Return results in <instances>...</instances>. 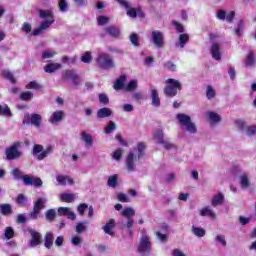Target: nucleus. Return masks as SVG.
<instances>
[{
  "label": "nucleus",
  "mask_w": 256,
  "mask_h": 256,
  "mask_svg": "<svg viewBox=\"0 0 256 256\" xmlns=\"http://www.w3.org/2000/svg\"><path fill=\"white\" fill-rule=\"evenodd\" d=\"M16 223L18 225H25V223H27V217L25 216V214H18L16 218Z\"/></svg>",
  "instance_id": "obj_55"
},
{
  "label": "nucleus",
  "mask_w": 256,
  "mask_h": 256,
  "mask_svg": "<svg viewBox=\"0 0 256 256\" xmlns=\"http://www.w3.org/2000/svg\"><path fill=\"white\" fill-rule=\"evenodd\" d=\"M51 153H53V146H48L45 150L42 151V153L38 155V161H43V159H45V157L48 155H51Z\"/></svg>",
  "instance_id": "obj_38"
},
{
  "label": "nucleus",
  "mask_w": 256,
  "mask_h": 256,
  "mask_svg": "<svg viewBox=\"0 0 256 256\" xmlns=\"http://www.w3.org/2000/svg\"><path fill=\"white\" fill-rule=\"evenodd\" d=\"M246 67H253L255 65V54L250 52L245 60Z\"/></svg>",
  "instance_id": "obj_47"
},
{
  "label": "nucleus",
  "mask_w": 256,
  "mask_h": 256,
  "mask_svg": "<svg viewBox=\"0 0 256 256\" xmlns=\"http://www.w3.org/2000/svg\"><path fill=\"white\" fill-rule=\"evenodd\" d=\"M205 115L212 125H217V123H221V115H219L218 113L214 111H207Z\"/></svg>",
  "instance_id": "obj_20"
},
{
  "label": "nucleus",
  "mask_w": 256,
  "mask_h": 256,
  "mask_svg": "<svg viewBox=\"0 0 256 256\" xmlns=\"http://www.w3.org/2000/svg\"><path fill=\"white\" fill-rule=\"evenodd\" d=\"M104 31L106 33H108V35H110V37H114V38H117V37H119V35H121V31L119 30V28H117L115 26H108V27L104 28Z\"/></svg>",
  "instance_id": "obj_31"
},
{
  "label": "nucleus",
  "mask_w": 256,
  "mask_h": 256,
  "mask_svg": "<svg viewBox=\"0 0 256 256\" xmlns=\"http://www.w3.org/2000/svg\"><path fill=\"white\" fill-rule=\"evenodd\" d=\"M53 233L52 232H47L44 236V247L46 249H51L53 247Z\"/></svg>",
  "instance_id": "obj_32"
},
{
  "label": "nucleus",
  "mask_w": 256,
  "mask_h": 256,
  "mask_svg": "<svg viewBox=\"0 0 256 256\" xmlns=\"http://www.w3.org/2000/svg\"><path fill=\"white\" fill-rule=\"evenodd\" d=\"M210 53L212 55V59H215V61H221V46L219 44L213 42Z\"/></svg>",
  "instance_id": "obj_19"
},
{
  "label": "nucleus",
  "mask_w": 256,
  "mask_h": 256,
  "mask_svg": "<svg viewBox=\"0 0 256 256\" xmlns=\"http://www.w3.org/2000/svg\"><path fill=\"white\" fill-rule=\"evenodd\" d=\"M41 115L39 114H25L23 125H34V127H41Z\"/></svg>",
  "instance_id": "obj_12"
},
{
  "label": "nucleus",
  "mask_w": 256,
  "mask_h": 256,
  "mask_svg": "<svg viewBox=\"0 0 256 256\" xmlns=\"http://www.w3.org/2000/svg\"><path fill=\"white\" fill-rule=\"evenodd\" d=\"M164 68L168 71H177V65L173 64L171 61L166 62Z\"/></svg>",
  "instance_id": "obj_62"
},
{
  "label": "nucleus",
  "mask_w": 256,
  "mask_h": 256,
  "mask_svg": "<svg viewBox=\"0 0 256 256\" xmlns=\"http://www.w3.org/2000/svg\"><path fill=\"white\" fill-rule=\"evenodd\" d=\"M244 29H245V22L243 20H239L237 27L235 28V35H237V37H241V35H243Z\"/></svg>",
  "instance_id": "obj_42"
},
{
  "label": "nucleus",
  "mask_w": 256,
  "mask_h": 256,
  "mask_svg": "<svg viewBox=\"0 0 256 256\" xmlns=\"http://www.w3.org/2000/svg\"><path fill=\"white\" fill-rule=\"evenodd\" d=\"M4 237L5 239H13V237H15V230L13 229V227L8 226L5 228L4 230Z\"/></svg>",
  "instance_id": "obj_44"
},
{
  "label": "nucleus",
  "mask_w": 256,
  "mask_h": 256,
  "mask_svg": "<svg viewBox=\"0 0 256 256\" xmlns=\"http://www.w3.org/2000/svg\"><path fill=\"white\" fill-rule=\"evenodd\" d=\"M234 19H235V11H230L226 14L227 23H233Z\"/></svg>",
  "instance_id": "obj_64"
},
{
  "label": "nucleus",
  "mask_w": 256,
  "mask_h": 256,
  "mask_svg": "<svg viewBox=\"0 0 256 256\" xmlns=\"http://www.w3.org/2000/svg\"><path fill=\"white\" fill-rule=\"evenodd\" d=\"M215 241H217V243H220L222 247H227V240H225V235H217L215 237Z\"/></svg>",
  "instance_id": "obj_58"
},
{
  "label": "nucleus",
  "mask_w": 256,
  "mask_h": 256,
  "mask_svg": "<svg viewBox=\"0 0 256 256\" xmlns=\"http://www.w3.org/2000/svg\"><path fill=\"white\" fill-rule=\"evenodd\" d=\"M137 151H138V159H141V157H143L144 155V151H145V143L143 142H139L137 145Z\"/></svg>",
  "instance_id": "obj_54"
},
{
  "label": "nucleus",
  "mask_w": 256,
  "mask_h": 256,
  "mask_svg": "<svg viewBox=\"0 0 256 256\" xmlns=\"http://www.w3.org/2000/svg\"><path fill=\"white\" fill-rule=\"evenodd\" d=\"M56 181L59 185H62V187H65V185H67V183H69V185H75V182L73 181V179L71 177L65 176V175H57Z\"/></svg>",
  "instance_id": "obj_22"
},
{
  "label": "nucleus",
  "mask_w": 256,
  "mask_h": 256,
  "mask_svg": "<svg viewBox=\"0 0 256 256\" xmlns=\"http://www.w3.org/2000/svg\"><path fill=\"white\" fill-rule=\"evenodd\" d=\"M130 42L132 43V45H134V47H139V35H137L135 33L131 34Z\"/></svg>",
  "instance_id": "obj_60"
},
{
  "label": "nucleus",
  "mask_w": 256,
  "mask_h": 256,
  "mask_svg": "<svg viewBox=\"0 0 256 256\" xmlns=\"http://www.w3.org/2000/svg\"><path fill=\"white\" fill-rule=\"evenodd\" d=\"M19 99L21 101H31V99H33V92L31 91L22 92L19 96Z\"/></svg>",
  "instance_id": "obj_45"
},
{
  "label": "nucleus",
  "mask_w": 256,
  "mask_h": 256,
  "mask_svg": "<svg viewBox=\"0 0 256 256\" xmlns=\"http://www.w3.org/2000/svg\"><path fill=\"white\" fill-rule=\"evenodd\" d=\"M96 66L99 69H103L104 71H110V69H115V60L113 57L107 53H99L95 58Z\"/></svg>",
  "instance_id": "obj_3"
},
{
  "label": "nucleus",
  "mask_w": 256,
  "mask_h": 256,
  "mask_svg": "<svg viewBox=\"0 0 256 256\" xmlns=\"http://www.w3.org/2000/svg\"><path fill=\"white\" fill-rule=\"evenodd\" d=\"M38 13L40 19L44 20L40 23L38 28L33 30L32 35L34 37L43 34V32L47 31V29H49V27H51L53 23H55V15L53 14L52 10L40 9Z\"/></svg>",
  "instance_id": "obj_1"
},
{
  "label": "nucleus",
  "mask_w": 256,
  "mask_h": 256,
  "mask_svg": "<svg viewBox=\"0 0 256 256\" xmlns=\"http://www.w3.org/2000/svg\"><path fill=\"white\" fill-rule=\"evenodd\" d=\"M125 81H127V76L122 75L120 76L114 83V89L119 91L121 89L125 90Z\"/></svg>",
  "instance_id": "obj_30"
},
{
  "label": "nucleus",
  "mask_w": 256,
  "mask_h": 256,
  "mask_svg": "<svg viewBox=\"0 0 256 256\" xmlns=\"http://www.w3.org/2000/svg\"><path fill=\"white\" fill-rule=\"evenodd\" d=\"M98 25H107L109 23V17L107 16H99L97 18Z\"/></svg>",
  "instance_id": "obj_63"
},
{
  "label": "nucleus",
  "mask_w": 256,
  "mask_h": 256,
  "mask_svg": "<svg viewBox=\"0 0 256 256\" xmlns=\"http://www.w3.org/2000/svg\"><path fill=\"white\" fill-rule=\"evenodd\" d=\"M45 217L49 223H53V221H55V218L57 217V211H55V209H49L45 212Z\"/></svg>",
  "instance_id": "obj_37"
},
{
  "label": "nucleus",
  "mask_w": 256,
  "mask_h": 256,
  "mask_svg": "<svg viewBox=\"0 0 256 256\" xmlns=\"http://www.w3.org/2000/svg\"><path fill=\"white\" fill-rule=\"evenodd\" d=\"M172 25L175 26L177 33H185V27L183 26V24H181L177 21H173Z\"/></svg>",
  "instance_id": "obj_57"
},
{
  "label": "nucleus",
  "mask_w": 256,
  "mask_h": 256,
  "mask_svg": "<svg viewBox=\"0 0 256 256\" xmlns=\"http://www.w3.org/2000/svg\"><path fill=\"white\" fill-rule=\"evenodd\" d=\"M115 129H117V124H115V122L113 121H109L106 128L104 129V133L106 135H111V133L115 131Z\"/></svg>",
  "instance_id": "obj_43"
},
{
  "label": "nucleus",
  "mask_w": 256,
  "mask_h": 256,
  "mask_svg": "<svg viewBox=\"0 0 256 256\" xmlns=\"http://www.w3.org/2000/svg\"><path fill=\"white\" fill-rule=\"evenodd\" d=\"M41 153H43V146H41L39 144H35L33 147L34 157H39V155H41Z\"/></svg>",
  "instance_id": "obj_53"
},
{
  "label": "nucleus",
  "mask_w": 256,
  "mask_h": 256,
  "mask_svg": "<svg viewBox=\"0 0 256 256\" xmlns=\"http://www.w3.org/2000/svg\"><path fill=\"white\" fill-rule=\"evenodd\" d=\"M150 97L152 99L153 107H161V99L159 98V92L155 87H150Z\"/></svg>",
  "instance_id": "obj_17"
},
{
  "label": "nucleus",
  "mask_w": 256,
  "mask_h": 256,
  "mask_svg": "<svg viewBox=\"0 0 256 256\" xmlns=\"http://www.w3.org/2000/svg\"><path fill=\"white\" fill-rule=\"evenodd\" d=\"M123 217L127 218L126 223L121 224V229L123 231H126L130 237H133V225H135V220L133 219V216H135V210L131 207H127L124 209L121 213Z\"/></svg>",
  "instance_id": "obj_4"
},
{
  "label": "nucleus",
  "mask_w": 256,
  "mask_h": 256,
  "mask_svg": "<svg viewBox=\"0 0 256 256\" xmlns=\"http://www.w3.org/2000/svg\"><path fill=\"white\" fill-rule=\"evenodd\" d=\"M244 131L248 137H253L256 134V126L247 127Z\"/></svg>",
  "instance_id": "obj_61"
},
{
  "label": "nucleus",
  "mask_w": 256,
  "mask_h": 256,
  "mask_svg": "<svg viewBox=\"0 0 256 256\" xmlns=\"http://www.w3.org/2000/svg\"><path fill=\"white\" fill-rule=\"evenodd\" d=\"M63 119H65V112L63 110H58L52 113V115L50 116L49 122L52 124L61 123Z\"/></svg>",
  "instance_id": "obj_18"
},
{
  "label": "nucleus",
  "mask_w": 256,
  "mask_h": 256,
  "mask_svg": "<svg viewBox=\"0 0 256 256\" xmlns=\"http://www.w3.org/2000/svg\"><path fill=\"white\" fill-rule=\"evenodd\" d=\"M40 218L41 211L37 210L36 208H33V210L28 213V219H31L32 221H37V219Z\"/></svg>",
  "instance_id": "obj_40"
},
{
  "label": "nucleus",
  "mask_w": 256,
  "mask_h": 256,
  "mask_svg": "<svg viewBox=\"0 0 256 256\" xmlns=\"http://www.w3.org/2000/svg\"><path fill=\"white\" fill-rule=\"evenodd\" d=\"M108 187L115 189L117 187V175H112L108 178L107 182Z\"/></svg>",
  "instance_id": "obj_51"
},
{
  "label": "nucleus",
  "mask_w": 256,
  "mask_h": 256,
  "mask_svg": "<svg viewBox=\"0 0 256 256\" xmlns=\"http://www.w3.org/2000/svg\"><path fill=\"white\" fill-rule=\"evenodd\" d=\"M121 7H124V9L127 10L128 17H131V19H137L139 17L140 19H143L145 17V13H143V10H141V7L133 8L131 7V3L125 1V0H116Z\"/></svg>",
  "instance_id": "obj_5"
},
{
  "label": "nucleus",
  "mask_w": 256,
  "mask_h": 256,
  "mask_svg": "<svg viewBox=\"0 0 256 256\" xmlns=\"http://www.w3.org/2000/svg\"><path fill=\"white\" fill-rule=\"evenodd\" d=\"M113 229H115V219H110L106 225L103 226V231L106 235L113 237L115 235V231H113Z\"/></svg>",
  "instance_id": "obj_21"
},
{
  "label": "nucleus",
  "mask_w": 256,
  "mask_h": 256,
  "mask_svg": "<svg viewBox=\"0 0 256 256\" xmlns=\"http://www.w3.org/2000/svg\"><path fill=\"white\" fill-rule=\"evenodd\" d=\"M164 37H165V35L163 34V32H161L159 30L152 31L151 41L157 49H162L163 45L165 44Z\"/></svg>",
  "instance_id": "obj_11"
},
{
  "label": "nucleus",
  "mask_w": 256,
  "mask_h": 256,
  "mask_svg": "<svg viewBox=\"0 0 256 256\" xmlns=\"http://www.w3.org/2000/svg\"><path fill=\"white\" fill-rule=\"evenodd\" d=\"M81 61L82 63H91V61H93V55L91 54V51H87L85 52L82 56H81Z\"/></svg>",
  "instance_id": "obj_46"
},
{
  "label": "nucleus",
  "mask_w": 256,
  "mask_h": 256,
  "mask_svg": "<svg viewBox=\"0 0 256 256\" xmlns=\"http://www.w3.org/2000/svg\"><path fill=\"white\" fill-rule=\"evenodd\" d=\"M63 65L59 63H53L50 62L44 66L45 73H55V71H59V69H62Z\"/></svg>",
  "instance_id": "obj_24"
},
{
  "label": "nucleus",
  "mask_w": 256,
  "mask_h": 256,
  "mask_svg": "<svg viewBox=\"0 0 256 256\" xmlns=\"http://www.w3.org/2000/svg\"><path fill=\"white\" fill-rule=\"evenodd\" d=\"M0 213H2V215H12L13 214V208L11 206V204H1L0 205Z\"/></svg>",
  "instance_id": "obj_34"
},
{
  "label": "nucleus",
  "mask_w": 256,
  "mask_h": 256,
  "mask_svg": "<svg viewBox=\"0 0 256 256\" xmlns=\"http://www.w3.org/2000/svg\"><path fill=\"white\" fill-rule=\"evenodd\" d=\"M0 115L3 117H13V113H11V109L7 104L1 105L0 104Z\"/></svg>",
  "instance_id": "obj_36"
},
{
  "label": "nucleus",
  "mask_w": 256,
  "mask_h": 256,
  "mask_svg": "<svg viewBox=\"0 0 256 256\" xmlns=\"http://www.w3.org/2000/svg\"><path fill=\"white\" fill-rule=\"evenodd\" d=\"M17 205H20L21 207H25L27 203V197L23 194H19L16 198Z\"/></svg>",
  "instance_id": "obj_50"
},
{
  "label": "nucleus",
  "mask_w": 256,
  "mask_h": 256,
  "mask_svg": "<svg viewBox=\"0 0 256 256\" xmlns=\"http://www.w3.org/2000/svg\"><path fill=\"white\" fill-rule=\"evenodd\" d=\"M223 201H225V196L223 193H218L213 196L211 205L212 207H218V205H223Z\"/></svg>",
  "instance_id": "obj_27"
},
{
  "label": "nucleus",
  "mask_w": 256,
  "mask_h": 256,
  "mask_svg": "<svg viewBox=\"0 0 256 256\" xmlns=\"http://www.w3.org/2000/svg\"><path fill=\"white\" fill-rule=\"evenodd\" d=\"M201 217H210V219H215L217 215L213 212L211 207L206 206L200 210Z\"/></svg>",
  "instance_id": "obj_28"
},
{
  "label": "nucleus",
  "mask_w": 256,
  "mask_h": 256,
  "mask_svg": "<svg viewBox=\"0 0 256 256\" xmlns=\"http://www.w3.org/2000/svg\"><path fill=\"white\" fill-rule=\"evenodd\" d=\"M19 147H21V143L15 142L13 145L6 148L5 155L7 161H15V159H19V157H21V151H19Z\"/></svg>",
  "instance_id": "obj_8"
},
{
  "label": "nucleus",
  "mask_w": 256,
  "mask_h": 256,
  "mask_svg": "<svg viewBox=\"0 0 256 256\" xmlns=\"http://www.w3.org/2000/svg\"><path fill=\"white\" fill-rule=\"evenodd\" d=\"M177 119L183 127H185L186 131L190 133V135H195L197 133V126L195 123L191 122V116L187 114H177Z\"/></svg>",
  "instance_id": "obj_7"
},
{
  "label": "nucleus",
  "mask_w": 256,
  "mask_h": 256,
  "mask_svg": "<svg viewBox=\"0 0 256 256\" xmlns=\"http://www.w3.org/2000/svg\"><path fill=\"white\" fill-rule=\"evenodd\" d=\"M206 97L207 99H213L215 97V90L213 89L212 86H207Z\"/></svg>",
  "instance_id": "obj_59"
},
{
  "label": "nucleus",
  "mask_w": 256,
  "mask_h": 256,
  "mask_svg": "<svg viewBox=\"0 0 256 256\" xmlns=\"http://www.w3.org/2000/svg\"><path fill=\"white\" fill-rule=\"evenodd\" d=\"M2 77H4V79H7V81H10V83H17V80H15V76L9 70H3Z\"/></svg>",
  "instance_id": "obj_41"
},
{
  "label": "nucleus",
  "mask_w": 256,
  "mask_h": 256,
  "mask_svg": "<svg viewBox=\"0 0 256 256\" xmlns=\"http://www.w3.org/2000/svg\"><path fill=\"white\" fill-rule=\"evenodd\" d=\"M62 79H64L65 81H72V84L75 87H79V85H81L82 81H81V77L79 76V74H77V72L75 70H65L62 72Z\"/></svg>",
  "instance_id": "obj_9"
},
{
  "label": "nucleus",
  "mask_w": 256,
  "mask_h": 256,
  "mask_svg": "<svg viewBox=\"0 0 256 256\" xmlns=\"http://www.w3.org/2000/svg\"><path fill=\"white\" fill-rule=\"evenodd\" d=\"M58 215L60 217H68V219H70L71 221H75L77 219V215H75V212L71 211L68 207H59Z\"/></svg>",
  "instance_id": "obj_16"
},
{
  "label": "nucleus",
  "mask_w": 256,
  "mask_h": 256,
  "mask_svg": "<svg viewBox=\"0 0 256 256\" xmlns=\"http://www.w3.org/2000/svg\"><path fill=\"white\" fill-rule=\"evenodd\" d=\"M235 125L236 127H238V129H240L241 131H245V129H247V124L245 123L244 120L238 119L235 121Z\"/></svg>",
  "instance_id": "obj_56"
},
{
  "label": "nucleus",
  "mask_w": 256,
  "mask_h": 256,
  "mask_svg": "<svg viewBox=\"0 0 256 256\" xmlns=\"http://www.w3.org/2000/svg\"><path fill=\"white\" fill-rule=\"evenodd\" d=\"M164 137L165 133L163 132V130L158 129L155 131L154 139L159 145H163L164 149H166L167 151H170V149H175V146L171 142L165 140Z\"/></svg>",
  "instance_id": "obj_10"
},
{
  "label": "nucleus",
  "mask_w": 256,
  "mask_h": 256,
  "mask_svg": "<svg viewBox=\"0 0 256 256\" xmlns=\"http://www.w3.org/2000/svg\"><path fill=\"white\" fill-rule=\"evenodd\" d=\"M45 203H47V198L41 197L38 198L36 202H34L33 209H37L41 212L42 209H45Z\"/></svg>",
  "instance_id": "obj_33"
},
{
  "label": "nucleus",
  "mask_w": 256,
  "mask_h": 256,
  "mask_svg": "<svg viewBox=\"0 0 256 256\" xmlns=\"http://www.w3.org/2000/svg\"><path fill=\"white\" fill-rule=\"evenodd\" d=\"M26 89H34L35 91H39V89H41V85L37 83V81H31L26 85Z\"/></svg>",
  "instance_id": "obj_52"
},
{
  "label": "nucleus",
  "mask_w": 256,
  "mask_h": 256,
  "mask_svg": "<svg viewBox=\"0 0 256 256\" xmlns=\"http://www.w3.org/2000/svg\"><path fill=\"white\" fill-rule=\"evenodd\" d=\"M137 89V80H131L126 86H124V91H135Z\"/></svg>",
  "instance_id": "obj_49"
},
{
  "label": "nucleus",
  "mask_w": 256,
  "mask_h": 256,
  "mask_svg": "<svg viewBox=\"0 0 256 256\" xmlns=\"http://www.w3.org/2000/svg\"><path fill=\"white\" fill-rule=\"evenodd\" d=\"M81 139L85 142V147H93V136L85 131L81 132Z\"/></svg>",
  "instance_id": "obj_29"
},
{
  "label": "nucleus",
  "mask_w": 256,
  "mask_h": 256,
  "mask_svg": "<svg viewBox=\"0 0 256 256\" xmlns=\"http://www.w3.org/2000/svg\"><path fill=\"white\" fill-rule=\"evenodd\" d=\"M166 83L168 84V86L164 88V95H166V97H175V95H177V89L178 91L183 89V85L179 80L169 78L166 80Z\"/></svg>",
  "instance_id": "obj_6"
},
{
  "label": "nucleus",
  "mask_w": 256,
  "mask_h": 256,
  "mask_svg": "<svg viewBox=\"0 0 256 256\" xmlns=\"http://www.w3.org/2000/svg\"><path fill=\"white\" fill-rule=\"evenodd\" d=\"M240 185L242 189H249V187H251V182H249V176H247V174L240 176Z\"/></svg>",
  "instance_id": "obj_35"
},
{
  "label": "nucleus",
  "mask_w": 256,
  "mask_h": 256,
  "mask_svg": "<svg viewBox=\"0 0 256 256\" xmlns=\"http://www.w3.org/2000/svg\"><path fill=\"white\" fill-rule=\"evenodd\" d=\"M187 43H189V34L182 33L178 36V42H176L175 46L180 47V49H184Z\"/></svg>",
  "instance_id": "obj_23"
},
{
  "label": "nucleus",
  "mask_w": 256,
  "mask_h": 256,
  "mask_svg": "<svg viewBox=\"0 0 256 256\" xmlns=\"http://www.w3.org/2000/svg\"><path fill=\"white\" fill-rule=\"evenodd\" d=\"M60 199L64 201V203H73V201H75V194L63 193Z\"/></svg>",
  "instance_id": "obj_39"
},
{
  "label": "nucleus",
  "mask_w": 256,
  "mask_h": 256,
  "mask_svg": "<svg viewBox=\"0 0 256 256\" xmlns=\"http://www.w3.org/2000/svg\"><path fill=\"white\" fill-rule=\"evenodd\" d=\"M96 115L98 119H106L107 117H111V115H113V110L107 107L100 108L98 109Z\"/></svg>",
  "instance_id": "obj_25"
},
{
  "label": "nucleus",
  "mask_w": 256,
  "mask_h": 256,
  "mask_svg": "<svg viewBox=\"0 0 256 256\" xmlns=\"http://www.w3.org/2000/svg\"><path fill=\"white\" fill-rule=\"evenodd\" d=\"M137 163V156L132 152L126 157V167L128 173H133L135 171V164Z\"/></svg>",
  "instance_id": "obj_15"
},
{
  "label": "nucleus",
  "mask_w": 256,
  "mask_h": 256,
  "mask_svg": "<svg viewBox=\"0 0 256 256\" xmlns=\"http://www.w3.org/2000/svg\"><path fill=\"white\" fill-rule=\"evenodd\" d=\"M191 231H192L193 236L198 237L199 239H201V238L205 237V235H207V231L204 228L199 227V226L192 225Z\"/></svg>",
  "instance_id": "obj_26"
},
{
  "label": "nucleus",
  "mask_w": 256,
  "mask_h": 256,
  "mask_svg": "<svg viewBox=\"0 0 256 256\" xmlns=\"http://www.w3.org/2000/svg\"><path fill=\"white\" fill-rule=\"evenodd\" d=\"M27 231L30 234V237H32L28 243L29 247H37L38 245H41V233L33 228H27Z\"/></svg>",
  "instance_id": "obj_14"
},
{
  "label": "nucleus",
  "mask_w": 256,
  "mask_h": 256,
  "mask_svg": "<svg viewBox=\"0 0 256 256\" xmlns=\"http://www.w3.org/2000/svg\"><path fill=\"white\" fill-rule=\"evenodd\" d=\"M58 6L61 13H67V11H69V4L67 3V0H60Z\"/></svg>",
  "instance_id": "obj_48"
},
{
  "label": "nucleus",
  "mask_w": 256,
  "mask_h": 256,
  "mask_svg": "<svg viewBox=\"0 0 256 256\" xmlns=\"http://www.w3.org/2000/svg\"><path fill=\"white\" fill-rule=\"evenodd\" d=\"M150 251H151V240L149 236L143 235L138 245V253L145 255V253H149Z\"/></svg>",
  "instance_id": "obj_13"
},
{
  "label": "nucleus",
  "mask_w": 256,
  "mask_h": 256,
  "mask_svg": "<svg viewBox=\"0 0 256 256\" xmlns=\"http://www.w3.org/2000/svg\"><path fill=\"white\" fill-rule=\"evenodd\" d=\"M11 175L16 179L17 181L22 180L23 184L27 187H43V180L39 177H33L30 175H24L19 168H14L11 171Z\"/></svg>",
  "instance_id": "obj_2"
}]
</instances>
